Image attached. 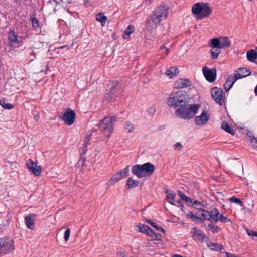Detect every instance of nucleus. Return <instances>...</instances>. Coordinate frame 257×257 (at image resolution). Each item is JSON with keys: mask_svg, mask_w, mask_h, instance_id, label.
Masks as SVG:
<instances>
[{"mask_svg": "<svg viewBox=\"0 0 257 257\" xmlns=\"http://www.w3.org/2000/svg\"><path fill=\"white\" fill-rule=\"evenodd\" d=\"M183 148V146L182 145H181V144L179 142H177L174 145V149L176 150H181L182 148Z\"/></svg>", "mask_w": 257, "mask_h": 257, "instance_id": "nucleus-50", "label": "nucleus"}, {"mask_svg": "<svg viewBox=\"0 0 257 257\" xmlns=\"http://www.w3.org/2000/svg\"><path fill=\"white\" fill-rule=\"evenodd\" d=\"M191 11L196 15V18L200 20L208 17L211 14L212 9L208 3L199 2L193 5Z\"/></svg>", "mask_w": 257, "mask_h": 257, "instance_id": "nucleus-4", "label": "nucleus"}, {"mask_svg": "<svg viewBox=\"0 0 257 257\" xmlns=\"http://www.w3.org/2000/svg\"><path fill=\"white\" fill-rule=\"evenodd\" d=\"M208 227L211 230L213 233H216L219 232L221 230V228L218 226L213 225L212 224H209L208 225Z\"/></svg>", "mask_w": 257, "mask_h": 257, "instance_id": "nucleus-41", "label": "nucleus"}, {"mask_svg": "<svg viewBox=\"0 0 257 257\" xmlns=\"http://www.w3.org/2000/svg\"><path fill=\"white\" fill-rule=\"evenodd\" d=\"M178 193L181 198L185 200L186 203L190 204L192 202V199L190 197L186 196L181 191L178 190Z\"/></svg>", "mask_w": 257, "mask_h": 257, "instance_id": "nucleus-36", "label": "nucleus"}, {"mask_svg": "<svg viewBox=\"0 0 257 257\" xmlns=\"http://www.w3.org/2000/svg\"><path fill=\"white\" fill-rule=\"evenodd\" d=\"M145 221L148 223V224H149L150 225H151V223H153V222L151 220H149L148 219H145Z\"/></svg>", "mask_w": 257, "mask_h": 257, "instance_id": "nucleus-56", "label": "nucleus"}, {"mask_svg": "<svg viewBox=\"0 0 257 257\" xmlns=\"http://www.w3.org/2000/svg\"><path fill=\"white\" fill-rule=\"evenodd\" d=\"M37 216L36 214H30L25 217V223L27 228L31 230L35 228V217Z\"/></svg>", "mask_w": 257, "mask_h": 257, "instance_id": "nucleus-17", "label": "nucleus"}, {"mask_svg": "<svg viewBox=\"0 0 257 257\" xmlns=\"http://www.w3.org/2000/svg\"><path fill=\"white\" fill-rule=\"evenodd\" d=\"M229 200L231 202H234V203L239 204L241 206H244V204H243V202L238 198L233 196V197L230 198L229 199Z\"/></svg>", "mask_w": 257, "mask_h": 257, "instance_id": "nucleus-45", "label": "nucleus"}, {"mask_svg": "<svg viewBox=\"0 0 257 257\" xmlns=\"http://www.w3.org/2000/svg\"><path fill=\"white\" fill-rule=\"evenodd\" d=\"M90 137L91 136H86L85 140H84V144L83 145H87V144L89 143L90 140Z\"/></svg>", "mask_w": 257, "mask_h": 257, "instance_id": "nucleus-52", "label": "nucleus"}, {"mask_svg": "<svg viewBox=\"0 0 257 257\" xmlns=\"http://www.w3.org/2000/svg\"><path fill=\"white\" fill-rule=\"evenodd\" d=\"M192 206L194 207V208L197 210V214L200 215V213H202V210H205L203 207L204 205L202 203L197 201L195 200L192 204Z\"/></svg>", "mask_w": 257, "mask_h": 257, "instance_id": "nucleus-25", "label": "nucleus"}, {"mask_svg": "<svg viewBox=\"0 0 257 257\" xmlns=\"http://www.w3.org/2000/svg\"><path fill=\"white\" fill-rule=\"evenodd\" d=\"M221 128L232 135H233L234 134V130L232 128H231L229 123L226 121L223 122L221 126Z\"/></svg>", "mask_w": 257, "mask_h": 257, "instance_id": "nucleus-31", "label": "nucleus"}, {"mask_svg": "<svg viewBox=\"0 0 257 257\" xmlns=\"http://www.w3.org/2000/svg\"><path fill=\"white\" fill-rule=\"evenodd\" d=\"M226 257H237L235 255L229 252H226Z\"/></svg>", "mask_w": 257, "mask_h": 257, "instance_id": "nucleus-54", "label": "nucleus"}, {"mask_svg": "<svg viewBox=\"0 0 257 257\" xmlns=\"http://www.w3.org/2000/svg\"><path fill=\"white\" fill-rule=\"evenodd\" d=\"M70 234V229L68 228L66 230L64 233V240L66 242H67L69 238Z\"/></svg>", "mask_w": 257, "mask_h": 257, "instance_id": "nucleus-48", "label": "nucleus"}, {"mask_svg": "<svg viewBox=\"0 0 257 257\" xmlns=\"http://www.w3.org/2000/svg\"><path fill=\"white\" fill-rule=\"evenodd\" d=\"M166 49V54H167L169 51V49L167 48H165Z\"/></svg>", "mask_w": 257, "mask_h": 257, "instance_id": "nucleus-63", "label": "nucleus"}, {"mask_svg": "<svg viewBox=\"0 0 257 257\" xmlns=\"http://www.w3.org/2000/svg\"><path fill=\"white\" fill-rule=\"evenodd\" d=\"M138 227L139 230L140 232L144 233L146 234L149 230V229H150V227L148 226L141 224H139Z\"/></svg>", "mask_w": 257, "mask_h": 257, "instance_id": "nucleus-40", "label": "nucleus"}, {"mask_svg": "<svg viewBox=\"0 0 257 257\" xmlns=\"http://www.w3.org/2000/svg\"><path fill=\"white\" fill-rule=\"evenodd\" d=\"M124 127L128 133H131L134 128V125L130 121H126L124 124Z\"/></svg>", "mask_w": 257, "mask_h": 257, "instance_id": "nucleus-42", "label": "nucleus"}, {"mask_svg": "<svg viewBox=\"0 0 257 257\" xmlns=\"http://www.w3.org/2000/svg\"><path fill=\"white\" fill-rule=\"evenodd\" d=\"M151 226L158 231H161V232H162L163 233L165 232V229L164 228H163L162 227L158 225V224L155 222H153V223H152Z\"/></svg>", "mask_w": 257, "mask_h": 257, "instance_id": "nucleus-47", "label": "nucleus"}, {"mask_svg": "<svg viewBox=\"0 0 257 257\" xmlns=\"http://www.w3.org/2000/svg\"><path fill=\"white\" fill-rule=\"evenodd\" d=\"M109 85L111 86L110 91L109 93L105 94L104 99L112 102L115 101L119 96L121 87L117 80L110 81Z\"/></svg>", "mask_w": 257, "mask_h": 257, "instance_id": "nucleus-6", "label": "nucleus"}, {"mask_svg": "<svg viewBox=\"0 0 257 257\" xmlns=\"http://www.w3.org/2000/svg\"><path fill=\"white\" fill-rule=\"evenodd\" d=\"M145 221L148 223V224H149L150 225H151V223H153V222L151 220H149L148 219H145Z\"/></svg>", "mask_w": 257, "mask_h": 257, "instance_id": "nucleus-58", "label": "nucleus"}, {"mask_svg": "<svg viewBox=\"0 0 257 257\" xmlns=\"http://www.w3.org/2000/svg\"><path fill=\"white\" fill-rule=\"evenodd\" d=\"M209 46L212 49L221 48L219 39L215 38L211 39V44L209 45Z\"/></svg>", "mask_w": 257, "mask_h": 257, "instance_id": "nucleus-33", "label": "nucleus"}, {"mask_svg": "<svg viewBox=\"0 0 257 257\" xmlns=\"http://www.w3.org/2000/svg\"><path fill=\"white\" fill-rule=\"evenodd\" d=\"M117 120L116 115L104 117L97 124L100 130L103 132L107 137H109L113 131V123Z\"/></svg>", "mask_w": 257, "mask_h": 257, "instance_id": "nucleus-5", "label": "nucleus"}, {"mask_svg": "<svg viewBox=\"0 0 257 257\" xmlns=\"http://www.w3.org/2000/svg\"><path fill=\"white\" fill-rule=\"evenodd\" d=\"M26 167L31 171L35 176H39L41 174V168L37 166V164L34 162L32 160L29 159L26 163Z\"/></svg>", "mask_w": 257, "mask_h": 257, "instance_id": "nucleus-15", "label": "nucleus"}, {"mask_svg": "<svg viewBox=\"0 0 257 257\" xmlns=\"http://www.w3.org/2000/svg\"><path fill=\"white\" fill-rule=\"evenodd\" d=\"M132 173L138 178L152 175L155 171V166L150 162L142 165H135L132 167Z\"/></svg>", "mask_w": 257, "mask_h": 257, "instance_id": "nucleus-3", "label": "nucleus"}, {"mask_svg": "<svg viewBox=\"0 0 257 257\" xmlns=\"http://www.w3.org/2000/svg\"><path fill=\"white\" fill-rule=\"evenodd\" d=\"M76 118V114L74 111L70 108H67L62 116V119L65 123L71 125L74 122Z\"/></svg>", "mask_w": 257, "mask_h": 257, "instance_id": "nucleus-12", "label": "nucleus"}, {"mask_svg": "<svg viewBox=\"0 0 257 257\" xmlns=\"http://www.w3.org/2000/svg\"><path fill=\"white\" fill-rule=\"evenodd\" d=\"M162 21L161 18L152 13L146 20L145 23L146 29L150 31L155 30Z\"/></svg>", "mask_w": 257, "mask_h": 257, "instance_id": "nucleus-8", "label": "nucleus"}, {"mask_svg": "<svg viewBox=\"0 0 257 257\" xmlns=\"http://www.w3.org/2000/svg\"><path fill=\"white\" fill-rule=\"evenodd\" d=\"M251 235H253L254 236L257 237V232L256 233H253V234H251Z\"/></svg>", "mask_w": 257, "mask_h": 257, "instance_id": "nucleus-64", "label": "nucleus"}, {"mask_svg": "<svg viewBox=\"0 0 257 257\" xmlns=\"http://www.w3.org/2000/svg\"><path fill=\"white\" fill-rule=\"evenodd\" d=\"M200 104H190L186 103L181 108H178L175 111V114L179 118L188 120L194 117L198 112Z\"/></svg>", "mask_w": 257, "mask_h": 257, "instance_id": "nucleus-2", "label": "nucleus"}, {"mask_svg": "<svg viewBox=\"0 0 257 257\" xmlns=\"http://www.w3.org/2000/svg\"><path fill=\"white\" fill-rule=\"evenodd\" d=\"M221 48H216L214 49L211 48L210 51L212 59H216L218 58V55L221 53Z\"/></svg>", "mask_w": 257, "mask_h": 257, "instance_id": "nucleus-35", "label": "nucleus"}, {"mask_svg": "<svg viewBox=\"0 0 257 257\" xmlns=\"http://www.w3.org/2000/svg\"><path fill=\"white\" fill-rule=\"evenodd\" d=\"M170 192H169L168 189H166L165 191V193L167 194V195L168 194V193H170Z\"/></svg>", "mask_w": 257, "mask_h": 257, "instance_id": "nucleus-62", "label": "nucleus"}, {"mask_svg": "<svg viewBox=\"0 0 257 257\" xmlns=\"http://www.w3.org/2000/svg\"><path fill=\"white\" fill-rule=\"evenodd\" d=\"M173 257H183V256L181 255H179V254H174L173 255H172Z\"/></svg>", "mask_w": 257, "mask_h": 257, "instance_id": "nucleus-59", "label": "nucleus"}, {"mask_svg": "<svg viewBox=\"0 0 257 257\" xmlns=\"http://www.w3.org/2000/svg\"><path fill=\"white\" fill-rule=\"evenodd\" d=\"M87 146L86 145H83L82 147L80 149V152L81 154L85 155L87 151Z\"/></svg>", "mask_w": 257, "mask_h": 257, "instance_id": "nucleus-49", "label": "nucleus"}, {"mask_svg": "<svg viewBox=\"0 0 257 257\" xmlns=\"http://www.w3.org/2000/svg\"><path fill=\"white\" fill-rule=\"evenodd\" d=\"M168 202L174 205H177V204H180L181 203V200H174L172 202L171 201H168Z\"/></svg>", "mask_w": 257, "mask_h": 257, "instance_id": "nucleus-51", "label": "nucleus"}, {"mask_svg": "<svg viewBox=\"0 0 257 257\" xmlns=\"http://www.w3.org/2000/svg\"><path fill=\"white\" fill-rule=\"evenodd\" d=\"M207 246L212 250L215 251H221L223 249L222 245L218 243H210L208 244Z\"/></svg>", "mask_w": 257, "mask_h": 257, "instance_id": "nucleus-30", "label": "nucleus"}, {"mask_svg": "<svg viewBox=\"0 0 257 257\" xmlns=\"http://www.w3.org/2000/svg\"><path fill=\"white\" fill-rule=\"evenodd\" d=\"M122 179V176L118 172L117 173L114 174L109 181V183L110 185H112L113 183H116L119 180Z\"/></svg>", "mask_w": 257, "mask_h": 257, "instance_id": "nucleus-32", "label": "nucleus"}, {"mask_svg": "<svg viewBox=\"0 0 257 257\" xmlns=\"http://www.w3.org/2000/svg\"><path fill=\"white\" fill-rule=\"evenodd\" d=\"M169 7L164 3H161L157 6L155 10L152 12V14L161 18L162 20L167 19L168 14Z\"/></svg>", "mask_w": 257, "mask_h": 257, "instance_id": "nucleus-10", "label": "nucleus"}, {"mask_svg": "<svg viewBox=\"0 0 257 257\" xmlns=\"http://www.w3.org/2000/svg\"><path fill=\"white\" fill-rule=\"evenodd\" d=\"M220 221L222 223H231V221L230 219L226 217H225L223 215V214H220L219 215L218 218V221Z\"/></svg>", "mask_w": 257, "mask_h": 257, "instance_id": "nucleus-43", "label": "nucleus"}, {"mask_svg": "<svg viewBox=\"0 0 257 257\" xmlns=\"http://www.w3.org/2000/svg\"><path fill=\"white\" fill-rule=\"evenodd\" d=\"M237 80V78H236L234 75L231 74L229 75L226 82L224 84V88L225 91H229Z\"/></svg>", "mask_w": 257, "mask_h": 257, "instance_id": "nucleus-21", "label": "nucleus"}, {"mask_svg": "<svg viewBox=\"0 0 257 257\" xmlns=\"http://www.w3.org/2000/svg\"><path fill=\"white\" fill-rule=\"evenodd\" d=\"M14 250V241L9 237L0 238V255H6Z\"/></svg>", "mask_w": 257, "mask_h": 257, "instance_id": "nucleus-7", "label": "nucleus"}, {"mask_svg": "<svg viewBox=\"0 0 257 257\" xmlns=\"http://www.w3.org/2000/svg\"><path fill=\"white\" fill-rule=\"evenodd\" d=\"M147 234L151 240H160L162 238V235L160 233H155L151 228L149 229Z\"/></svg>", "mask_w": 257, "mask_h": 257, "instance_id": "nucleus-22", "label": "nucleus"}, {"mask_svg": "<svg viewBox=\"0 0 257 257\" xmlns=\"http://www.w3.org/2000/svg\"><path fill=\"white\" fill-rule=\"evenodd\" d=\"M212 98L215 102L220 105H222L223 91L220 88L213 87L211 90Z\"/></svg>", "mask_w": 257, "mask_h": 257, "instance_id": "nucleus-13", "label": "nucleus"}, {"mask_svg": "<svg viewBox=\"0 0 257 257\" xmlns=\"http://www.w3.org/2000/svg\"><path fill=\"white\" fill-rule=\"evenodd\" d=\"M130 166H126L124 169L121 170L119 173L122 176V179L125 178L129 175Z\"/></svg>", "mask_w": 257, "mask_h": 257, "instance_id": "nucleus-37", "label": "nucleus"}, {"mask_svg": "<svg viewBox=\"0 0 257 257\" xmlns=\"http://www.w3.org/2000/svg\"><path fill=\"white\" fill-rule=\"evenodd\" d=\"M253 233H256V232H255L252 230H247V234L249 236H254L253 235H251V234H253Z\"/></svg>", "mask_w": 257, "mask_h": 257, "instance_id": "nucleus-53", "label": "nucleus"}, {"mask_svg": "<svg viewBox=\"0 0 257 257\" xmlns=\"http://www.w3.org/2000/svg\"><path fill=\"white\" fill-rule=\"evenodd\" d=\"M170 192H169L168 189H166L165 191V193L167 194V195L168 194V193H170Z\"/></svg>", "mask_w": 257, "mask_h": 257, "instance_id": "nucleus-61", "label": "nucleus"}, {"mask_svg": "<svg viewBox=\"0 0 257 257\" xmlns=\"http://www.w3.org/2000/svg\"><path fill=\"white\" fill-rule=\"evenodd\" d=\"M249 145L257 150V138L254 136H250L249 139Z\"/></svg>", "mask_w": 257, "mask_h": 257, "instance_id": "nucleus-39", "label": "nucleus"}, {"mask_svg": "<svg viewBox=\"0 0 257 257\" xmlns=\"http://www.w3.org/2000/svg\"><path fill=\"white\" fill-rule=\"evenodd\" d=\"M187 218L191 219L194 222H196L198 223H203V221L205 220L203 217L201 218L200 217L197 216L192 212H189L186 215Z\"/></svg>", "mask_w": 257, "mask_h": 257, "instance_id": "nucleus-23", "label": "nucleus"}, {"mask_svg": "<svg viewBox=\"0 0 257 257\" xmlns=\"http://www.w3.org/2000/svg\"><path fill=\"white\" fill-rule=\"evenodd\" d=\"M189 96L185 91L180 90L172 92L167 99L168 105L172 107L181 108L188 102Z\"/></svg>", "mask_w": 257, "mask_h": 257, "instance_id": "nucleus-1", "label": "nucleus"}, {"mask_svg": "<svg viewBox=\"0 0 257 257\" xmlns=\"http://www.w3.org/2000/svg\"><path fill=\"white\" fill-rule=\"evenodd\" d=\"M203 74L206 79L209 82H214L216 78V70L215 68L209 69L205 66L202 68Z\"/></svg>", "mask_w": 257, "mask_h": 257, "instance_id": "nucleus-11", "label": "nucleus"}, {"mask_svg": "<svg viewBox=\"0 0 257 257\" xmlns=\"http://www.w3.org/2000/svg\"><path fill=\"white\" fill-rule=\"evenodd\" d=\"M178 73L179 70L176 67H170L166 71V75L170 78H172L173 76L177 75Z\"/></svg>", "mask_w": 257, "mask_h": 257, "instance_id": "nucleus-28", "label": "nucleus"}, {"mask_svg": "<svg viewBox=\"0 0 257 257\" xmlns=\"http://www.w3.org/2000/svg\"><path fill=\"white\" fill-rule=\"evenodd\" d=\"M175 196V193L173 192L172 191H171L170 193H168V194L167 195L166 200H167L168 202V201H171L173 202L174 200Z\"/></svg>", "mask_w": 257, "mask_h": 257, "instance_id": "nucleus-46", "label": "nucleus"}, {"mask_svg": "<svg viewBox=\"0 0 257 257\" xmlns=\"http://www.w3.org/2000/svg\"><path fill=\"white\" fill-rule=\"evenodd\" d=\"M117 255L119 256V257H125V254L123 252H118L117 253Z\"/></svg>", "mask_w": 257, "mask_h": 257, "instance_id": "nucleus-55", "label": "nucleus"}, {"mask_svg": "<svg viewBox=\"0 0 257 257\" xmlns=\"http://www.w3.org/2000/svg\"><path fill=\"white\" fill-rule=\"evenodd\" d=\"M219 215V212L216 208H214L209 211L207 210H202V213H200V216L203 217L205 220L214 223L218 222V218Z\"/></svg>", "mask_w": 257, "mask_h": 257, "instance_id": "nucleus-9", "label": "nucleus"}, {"mask_svg": "<svg viewBox=\"0 0 257 257\" xmlns=\"http://www.w3.org/2000/svg\"><path fill=\"white\" fill-rule=\"evenodd\" d=\"M30 55H34V57H35V54L33 51H31V52L30 53Z\"/></svg>", "mask_w": 257, "mask_h": 257, "instance_id": "nucleus-60", "label": "nucleus"}, {"mask_svg": "<svg viewBox=\"0 0 257 257\" xmlns=\"http://www.w3.org/2000/svg\"><path fill=\"white\" fill-rule=\"evenodd\" d=\"M191 232L193 234L192 237L194 240L203 242L205 238L209 240L208 237L206 236L205 234L201 229L197 227L192 228V231Z\"/></svg>", "mask_w": 257, "mask_h": 257, "instance_id": "nucleus-14", "label": "nucleus"}, {"mask_svg": "<svg viewBox=\"0 0 257 257\" xmlns=\"http://www.w3.org/2000/svg\"><path fill=\"white\" fill-rule=\"evenodd\" d=\"M0 105L4 109L10 110L13 109L15 107L13 104L6 103L4 99H0Z\"/></svg>", "mask_w": 257, "mask_h": 257, "instance_id": "nucleus-34", "label": "nucleus"}, {"mask_svg": "<svg viewBox=\"0 0 257 257\" xmlns=\"http://www.w3.org/2000/svg\"><path fill=\"white\" fill-rule=\"evenodd\" d=\"M8 41L10 47L17 48L20 46L17 35L14 30L10 31L8 37Z\"/></svg>", "mask_w": 257, "mask_h": 257, "instance_id": "nucleus-16", "label": "nucleus"}, {"mask_svg": "<svg viewBox=\"0 0 257 257\" xmlns=\"http://www.w3.org/2000/svg\"><path fill=\"white\" fill-rule=\"evenodd\" d=\"M209 116L206 110L203 111L200 115L195 117V123L198 125H203L209 120Z\"/></svg>", "mask_w": 257, "mask_h": 257, "instance_id": "nucleus-18", "label": "nucleus"}, {"mask_svg": "<svg viewBox=\"0 0 257 257\" xmlns=\"http://www.w3.org/2000/svg\"><path fill=\"white\" fill-rule=\"evenodd\" d=\"M191 82L187 78H180L174 83V88L176 89H182L190 86Z\"/></svg>", "mask_w": 257, "mask_h": 257, "instance_id": "nucleus-19", "label": "nucleus"}, {"mask_svg": "<svg viewBox=\"0 0 257 257\" xmlns=\"http://www.w3.org/2000/svg\"><path fill=\"white\" fill-rule=\"evenodd\" d=\"M236 73H237L234 74V75L238 80L250 75L251 71L249 69L245 67H241L237 70Z\"/></svg>", "mask_w": 257, "mask_h": 257, "instance_id": "nucleus-20", "label": "nucleus"}, {"mask_svg": "<svg viewBox=\"0 0 257 257\" xmlns=\"http://www.w3.org/2000/svg\"><path fill=\"white\" fill-rule=\"evenodd\" d=\"M107 19V17L103 13H99L96 15V20L101 23L102 26H105Z\"/></svg>", "mask_w": 257, "mask_h": 257, "instance_id": "nucleus-29", "label": "nucleus"}, {"mask_svg": "<svg viewBox=\"0 0 257 257\" xmlns=\"http://www.w3.org/2000/svg\"><path fill=\"white\" fill-rule=\"evenodd\" d=\"M32 27L34 29H37L39 27V22L38 19L36 17L31 18Z\"/></svg>", "mask_w": 257, "mask_h": 257, "instance_id": "nucleus-44", "label": "nucleus"}, {"mask_svg": "<svg viewBox=\"0 0 257 257\" xmlns=\"http://www.w3.org/2000/svg\"><path fill=\"white\" fill-rule=\"evenodd\" d=\"M246 56L250 62H255L257 59V52L253 49L249 50L247 52Z\"/></svg>", "mask_w": 257, "mask_h": 257, "instance_id": "nucleus-26", "label": "nucleus"}, {"mask_svg": "<svg viewBox=\"0 0 257 257\" xmlns=\"http://www.w3.org/2000/svg\"><path fill=\"white\" fill-rule=\"evenodd\" d=\"M139 185V182L133 179L132 177H129L126 180V186L128 189H133L137 187Z\"/></svg>", "mask_w": 257, "mask_h": 257, "instance_id": "nucleus-27", "label": "nucleus"}, {"mask_svg": "<svg viewBox=\"0 0 257 257\" xmlns=\"http://www.w3.org/2000/svg\"><path fill=\"white\" fill-rule=\"evenodd\" d=\"M145 221L148 223V224H149L150 225H151V223H153V222L151 220H149L148 219H145Z\"/></svg>", "mask_w": 257, "mask_h": 257, "instance_id": "nucleus-57", "label": "nucleus"}, {"mask_svg": "<svg viewBox=\"0 0 257 257\" xmlns=\"http://www.w3.org/2000/svg\"><path fill=\"white\" fill-rule=\"evenodd\" d=\"M135 31V28L133 26L130 25L125 30L123 33V37L125 38V35L129 36Z\"/></svg>", "mask_w": 257, "mask_h": 257, "instance_id": "nucleus-38", "label": "nucleus"}, {"mask_svg": "<svg viewBox=\"0 0 257 257\" xmlns=\"http://www.w3.org/2000/svg\"><path fill=\"white\" fill-rule=\"evenodd\" d=\"M220 43V47L222 49L228 48L231 45V42L227 37H220L219 38Z\"/></svg>", "mask_w": 257, "mask_h": 257, "instance_id": "nucleus-24", "label": "nucleus"}]
</instances>
